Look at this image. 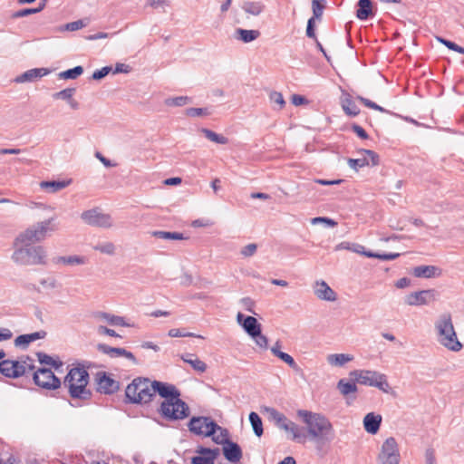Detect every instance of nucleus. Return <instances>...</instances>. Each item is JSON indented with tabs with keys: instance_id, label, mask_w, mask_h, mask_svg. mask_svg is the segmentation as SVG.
<instances>
[{
	"instance_id": "f257e3e1",
	"label": "nucleus",
	"mask_w": 464,
	"mask_h": 464,
	"mask_svg": "<svg viewBox=\"0 0 464 464\" xmlns=\"http://www.w3.org/2000/svg\"><path fill=\"white\" fill-rule=\"evenodd\" d=\"M297 415L306 424L307 433L318 448L319 445L329 443L334 440V427L324 415L306 410H298Z\"/></svg>"
},
{
	"instance_id": "f03ea898",
	"label": "nucleus",
	"mask_w": 464,
	"mask_h": 464,
	"mask_svg": "<svg viewBox=\"0 0 464 464\" xmlns=\"http://www.w3.org/2000/svg\"><path fill=\"white\" fill-rule=\"evenodd\" d=\"M89 373L83 367L72 368L64 378L63 384L72 399L82 401L92 397V392L87 389Z\"/></svg>"
},
{
	"instance_id": "7ed1b4c3",
	"label": "nucleus",
	"mask_w": 464,
	"mask_h": 464,
	"mask_svg": "<svg viewBox=\"0 0 464 464\" xmlns=\"http://www.w3.org/2000/svg\"><path fill=\"white\" fill-rule=\"evenodd\" d=\"M14 250L12 261L18 266H35L46 264V250L42 246L18 245L13 246Z\"/></svg>"
},
{
	"instance_id": "20e7f679",
	"label": "nucleus",
	"mask_w": 464,
	"mask_h": 464,
	"mask_svg": "<svg viewBox=\"0 0 464 464\" xmlns=\"http://www.w3.org/2000/svg\"><path fill=\"white\" fill-rule=\"evenodd\" d=\"M125 396L130 403L142 404L151 401L154 397L152 381L144 377L133 379L126 387Z\"/></svg>"
},
{
	"instance_id": "39448f33",
	"label": "nucleus",
	"mask_w": 464,
	"mask_h": 464,
	"mask_svg": "<svg viewBox=\"0 0 464 464\" xmlns=\"http://www.w3.org/2000/svg\"><path fill=\"white\" fill-rule=\"evenodd\" d=\"M53 218L38 222L21 232L14 240L13 246L27 245L33 246L45 238L48 231H54L55 227L51 226Z\"/></svg>"
},
{
	"instance_id": "423d86ee",
	"label": "nucleus",
	"mask_w": 464,
	"mask_h": 464,
	"mask_svg": "<svg viewBox=\"0 0 464 464\" xmlns=\"http://www.w3.org/2000/svg\"><path fill=\"white\" fill-rule=\"evenodd\" d=\"M440 343L448 349L458 352L462 344L459 342L455 333L450 314H442L436 324Z\"/></svg>"
},
{
	"instance_id": "0eeeda50",
	"label": "nucleus",
	"mask_w": 464,
	"mask_h": 464,
	"mask_svg": "<svg viewBox=\"0 0 464 464\" xmlns=\"http://www.w3.org/2000/svg\"><path fill=\"white\" fill-rule=\"evenodd\" d=\"M350 375L356 382L378 388L385 393H388L391 389L386 375L379 372L370 370H354L351 372Z\"/></svg>"
},
{
	"instance_id": "6e6552de",
	"label": "nucleus",
	"mask_w": 464,
	"mask_h": 464,
	"mask_svg": "<svg viewBox=\"0 0 464 464\" xmlns=\"http://www.w3.org/2000/svg\"><path fill=\"white\" fill-rule=\"evenodd\" d=\"M160 413L169 420H183L188 416V406L177 397L173 401H164L160 405Z\"/></svg>"
},
{
	"instance_id": "1a4fd4ad",
	"label": "nucleus",
	"mask_w": 464,
	"mask_h": 464,
	"mask_svg": "<svg viewBox=\"0 0 464 464\" xmlns=\"http://www.w3.org/2000/svg\"><path fill=\"white\" fill-rule=\"evenodd\" d=\"M81 218L85 224L92 227L110 228L113 226L111 216L102 212L98 208L83 211Z\"/></svg>"
},
{
	"instance_id": "9d476101",
	"label": "nucleus",
	"mask_w": 464,
	"mask_h": 464,
	"mask_svg": "<svg viewBox=\"0 0 464 464\" xmlns=\"http://www.w3.org/2000/svg\"><path fill=\"white\" fill-rule=\"evenodd\" d=\"M379 464H399L400 451L396 440L389 437L382 445L378 455Z\"/></svg>"
},
{
	"instance_id": "9b49d317",
	"label": "nucleus",
	"mask_w": 464,
	"mask_h": 464,
	"mask_svg": "<svg viewBox=\"0 0 464 464\" xmlns=\"http://www.w3.org/2000/svg\"><path fill=\"white\" fill-rule=\"evenodd\" d=\"M188 426L189 431L204 437L214 435L218 428V425L209 417H192Z\"/></svg>"
},
{
	"instance_id": "f8f14e48",
	"label": "nucleus",
	"mask_w": 464,
	"mask_h": 464,
	"mask_svg": "<svg viewBox=\"0 0 464 464\" xmlns=\"http://www.w3.org/2000/svg\"><path fill=\"white\" fill-rule=\"evenodd\" d=\"M27 367L30 371L34 369V365H27L25 361L6 360L2 362L0 373L7 378L17 379L25 374Z\"/></svg>"
},
{
	"instance_id": "ddd939ff",
	"label": "nucleus",
	"mask_w": 464,
	"mask_h": 464,
	"mask_svg": "<svg viewBox=\"0 0 464 464\" xmlns=\"http://www.w3.org/2000/svg\"><path fill=\"white\" fill-rule=\"evenodd\" d=\"M34 383L46 390H56L61 386V381L47 368L38 369L33 376Z\"/></svg>"
},
{
	"instance_id": "4468645a",
	"label": "nucleus",
	"mask_w": 464,
	"mask_h": 464,
	"mask_svg": "<svg viewBox=\"0 0 464 464\" xmlns=\"http://www.w3.org/2000/svg\"><path fill=\"white\" fill-rule=\"evenodd\" d=\"M358 153L361 155L360 158L348 160V165L351 169L358 170V169L365 166L379 164V155L373 150L362 149Z\"/></svg>"
},
{
	"instance_id": "2eb2a0df",
	"label": "nucleus",
	"mask_w": 464,
	"mask_h": 464,
	"mask_svg": "<svg viewBox=\"0 0 464 464\" xmlns=\"http://www.w3.org/2000/svg\"><path fill=\"white\" fill-rule=\"evenodd\" d=\"M154 395L158 392L165 401H173L180 396L179 391L173 385L159 381H152Z\"/></svg>"
},
{
	"instance_id": "dca6fc26",
	"label": "nucleus",
	"mask_w": 464,
	"mask_h": 464,
	"mask_svg": "<svg viewBox=\"0 0 464 464\" xmlns=\"http://www.w3.org/2000/svg\"><path fill=\"white\" fill-rule=\"evenodd\" d=\"M119 388V382L108 376L106 372H99L97 374V391L101 393L112 394Z\"/></svg>"
},
{
	"instance_id": "f3484780",
	"label": "nucleus",
	"mask_w": 464,
	"mask_h": 464,
	"mask_svg": "<svg viewBox=\"0 0 464 464\" xmlns=\"http://www.w3.org/2000/svg\"><path fill=\"white\" fill-rule=\"evenodd\" d=\"M314 293L320 300L334 302L337 299L336 293L324 280L314 283Z\"/></svg>"
},
{
	"instance_id": "a211bd4d",
	"label": "nucleus",
	"mask_w": 464,
	"mask_h": 464,
	"mask_svg": "<svg viewBox=\"0 0 464 464\" xmlns=\"http://www.w3.org/2000/svg\"><path fill=\"white\" fill-rule=\"evenodd\" d=\"M222 452L225 459L231 463L238 462L243 455L240 446L230 440L223 445Z\"/></svg>"
},
{
	"instance_id": "6ab92c4d",
	"label": "nucleus",
	"mask_w": 464,
	"mask_h": 464,
	"mask_svg": "<svg viewBox=\"0 0 464 464\" xmlns=\"http://www.w3.org/2000/svg\"><path fill=\"white\" fill-rule=\"evenodd\" d=\"M433 290H420L411 293L405 296V303L411 306H419L428 304V297L433 296Z\"/></svg>"
},
{
	"instance_id": "aec40b11",
	"label": "nucleus",
	"mask_w": 464,
	"mask_h": 464,
	"mask_svg": "<svg viewBox=\"0 0 464 464\" xmlns=\"http://www.w3.org/2000/svg\"><path fill=\"white\" fill-rule=\"evenodd\" d=\"M263 412L266 414L269 421L273 422L276 428L282 430L284 428H286V424L290 420L285 414L272 407H264Z\"/></svg>"
},
{
	"instance_id": "412c9836",
	"label": "nucleus",
	"mask_w": 464,
	"mask_h": 464,
	"mask_svg": "<svg viewBox=\"0 0 464 464\" xmlns=\"http://www.w3.org/2000/svg\"><path fill=\"white\" fill-rule=\"evenodd\" d=\"M50 73V70L47 68H34L25 71L14 79L17 83H23L27 82H34Z\"/></svg>"
},
{
	"instance_id": "4be33fe9",
	"label": "nucleus",
	"mask_w": 464,
	"mask_h": 464,
	"mask_svg": "<svg viewBox=\"0 0 464 464\" xmlns=\"http://www.w3.org/2000/svg\"><path fill=\"white\" fill-rule=\"evenodd\" d=\"M442 274L441 268L436 266H418L412 270V275L418 278H435Z\"/></svg>"
},
{
	"instance_id": "5701e85b",
	"label": "nucleus",
	"mask_w": 464,
	"mask_h": 464,
	"mask_svg": "<svg viewBox=\"0 0 464 464\" xmlns=\"http://www.w3.org/2000/svg\"><path fill=\"white\" fill-rule=\"evenodd\" d=\"M351 251L361 254L367 257L378 258L381 260H394L400 256L399 253L377 254L372 251H366L364 246L359 244H352Z\"/></svg>"
},
{
	"instance_id": "b1692460",
	"label": "nucleus",
	"mask_w": 464,
	"mask_h": 464,
	"mask_svg": "<svg viewBox=\"0 0 464 464\" xmlns=\"http://www.w3.org/2000/svg\"><path fill=\"white\" fill-rule=\"evenodd\" d=\"M382 420L380 414L369 412L363 418V428L368 433L374 435L379 431Z\"/></svg>"
},
{
	"instance_id": "393cba45",
	"label": "nucleus",
	"mask_w": 464,
	"mask_h": 464,
	"mask_svg": "<svg viewBox=\"0 0 464 464\" xmlns=\"http://www.w3.org/2000/svg\"><path fill=\"white\" fill-rule=\"evenodd\" d=\"M283 430L287 434V438L291 440L298 443H304L305 441L306 435L304 432V429L299 427L291 420L286 424V428H284Z\"/></svg>"
},
{
	"instance_id": "a878e982",
	"label": "nucleus",
	"mask_w": 464,
	"mask_h": 464,
	"mask_svg": "<svg viewBox=\"0 0 464 464\" xmlns=\"http://www.w3.org/2000/svg\"><path fill=\"white\" fill-rule=\"evenodd\" d=\"M94 318L100 321H104L113 326H126L130 327L132 324L127 323L124 317L114 315L106 312H96L93 314Z\"/></svg>"
},
{
	"instance_id": "bb28decb",
	"label": "nucleus",
	"mask_w": 464,
	"mask_h": 464,
	"mask_svg": "<svg viewBox=\"0 0 464 464\" xmlns=\"http://www.w3.org/2000/svg\"><path fill=\"white\" fill-rule=\"evenodd\" d=\"M45 336H46V332L44 330L34 332L32 334H21L15 338L14 345L18 346V347L26 348L29 343H31L36 340L43 339Z\"/></svg>"
},
{
	"instance_id": "cd10ccee",
	"label": "nucleus",
	"mask_w": 464,
	"mask_h": 464,
	"mask_svg": "<svg viewBox=\"0 0 464 464\" xmlns=\"http://www.w3.org/2000/svg\"><path fill=\"white\" fill-rule=\"evenodd\" d=\"M242 328L250 337H255L262 332L261 324L254 316H246L243 321Z\"/></svg>"
},
{
	"instance_id": "c85d7f7f",
	"label": "nucleus",
	"mask_w": 464,
	"mask_h": 464,
	"mask_svg": "<svg viewBox=\"0 0 464 464\" xmlns=\"http://www.w3.org/2000/svg\"><path fill=\"white\" fill-rule=\"evenodd\" d=\"M181 360L188 363L198 372H205L207 364L194 353H185L180 356Z\"/></svg>"
},
{
	"instance_id": "c756f323",
	"label": "nucleus",
	"mask_w": 464,
	"mask_h": 464,
	"mask_svg": "<svg viewBox=\"0 0 464 464\" xmlns=\"http://www.w3.org/2000/svg\"><path fill=\"white\" fill-rule=\"evenodd\" d=\"M341 105L347 115L357 116L360 110L348 93H344L341 98Z\"/></svg>"
},
{
	"instance_id": "7c9ffc66",
	"label": "nucleus",
	"mask_w": 464,
	"mask_h": 464,
	"mask_svg": "<svg viewBox=\"0 0 464 464\" xmlns=\"http://www.w3.org/2000/svg\"><path fill=\"white\" fill-rule=\"evenodd\" d=\"M356 16L360 20H366L372 14V5L371 0H359L357 3Z\"/></svg>"
},
{
	"instance_id": "2f4dec72",
	"label": "nucleus",
	"mask_w": 464,
	"mask_h": 464,
	"mask_svg": "<svg viewBox=\"0 0 464 464\" xmlns=\"http://www.w3.org/2000/svg\"><path fill=\"white\" fill-rule=\"evenodd\" d=\"M236 34L237 39L244 43H250L252 41H255L260 35V32L257 30H246L242 28L237 29Z\"/></svg>"
},
{
	"instance_id": "473e14b6",
	"label": "nucleus",
	"mask_w": 464,
	"mask_h": 464,
	"mask_svg": "<svg viewBox=\"0 0 464 464\" xmlns=\"http://www.w3.org/2000/svg\"><path fill=\"white\" fill-rule=\"evenodd\" d=\"M97 350L100 353L110 356L111 358H118L122 356L121 354L125 349L121 347H111L105 343H98Z\"/></svg>"
},
{
	"instance_id": "72a5a7b5",
	"label": "nucleus",
	"mask_w": 464,
	"mask_h": 464,
	"mask_svg": "<svg viewBox=\"0 0 464 464\" xmlns=\"http://www.w3.org/2000/svg\"><path fill=\"white\" fill-rule=\"evenodd\" d=\"M353 356L344 353H334L327 356V362L334 366H343L346 362H351Z\"/></svg>"
},
{
	"instance_id": "f704fd0d",
	"label": "nucleus",
	"mask_w": 464,
	"mask_h": 464,
	"mask_svg": "<svg viewBox=\"0 0 464 464\" xmlns=\"http://www.w3.org/2000/svg\"><path fill=\"white\" fill-rule=\"evenodd\" d=\"M70 181H42L40 186L42 188L46 189L49 192L54 193L63 188H66L69 185Z\"/></svg>"
},
{
	"instance_id": "c9c22d12",
	"label": "nucleus",
	"mask_w": 464,
	"mask_h": 464,
	"mask_svg": "<svg viewBox=\"0 0 464 464\" xmlns=\"http://www.w3.org/2000/svg\"><path fill=\"white\" fill-rule=\"evenodd\" d=\"M248 419L255 435L257 437H261L264 433V430L262 420L259 417V415L256 412L252 411L250 412Z\"/></svg>"
},
{
	"instance_id": "e433bc0d",
	"label": "nucleus",
	"mask_w": 464,
	"mask_h": 464,
	"mask_svg": "<svg viewBox=\"0 0 464 464\" xmlns=\"http://www.w3.org/2000/svg\"><path fill=\"white\" fill-rule=\"evenodd\" d=\"M152 236L165 240H183L187 237L180 232L153 231Z\"/></svg>"
},
{
	"instance_id": "4c0bfd02",
	"label": "nucleus",
	"mask_w": 464,
	"mask_h": 464,
	"mask_svg": "<svg viewBox=\"0 0 464 464\" xmlns=\"http://www.w3.org/2000/svg\"><path fill=\"white\" fill-rule=\"evenodd\" d=\"M242 9L249 14L258 15L264 9V5L260 2L246 1L242 4Z\"/></svg>"
},
{
	"instance_id": "58836bf2",
	"label": "nucleus",
	"mask_w": 464,
	"mask_h": 464,
	"mask_svg": "<svg viewBox=\"0 0 464 464\" xmlns=\"http://www.w3.org/2000/svg\"><path fill=\"white\" fill-rule=\"evenodd\" d=\"M337 388L343 396H347L357 392V386L355 382H346L344 379H341L337 382Z\"/></svg>"
},
{
	"instance_id": "ea45409f",
	"label": "nucleus",
	"mask_w": 464,
	"mask_h": 464,
	"mask_svg": "<svg viewBox=\"0 0 464 464\" xmlns=\"http://www.w3.org/2000/svg\"><path fill=\"white\" fill-rule=\"evenodd\" d=\"M201 132L205 135V137L208 140H211V141H213L215 143H218V144H227L228 142V139L227 138H226L223 135H219V134L214 132L211 130L203 128V129H201Z\"/></svg>"
},
{
	"instance_id": "a19ab883",
	"label": "nucleus",
	"mask_w": 464,
	"mask_h": 464,
	"mask_svg": "<svg viewBox=\"0 0 464 464\" xmlns=\"http://www.w3.org/2000/svg\"><path fill=\"white\" fill-rule=\"evenodd\" d=\"M212 440L219 445L226 444L229 439H228V431L227 429L222 428L218 425V428H217V432L214 433V435H211Z\"/></svg>"
},
{
	"instance_id": "79ce46f5",
	"label": "nucleus",
	"mask_w": 464,
	"mask_h": 464,
	"mask_svg": "<svg viewBox=\"0 0 464 464\" xmlns=\"http://www.w3.org/2000/svg\"><path fill=\"white\" fill-rule=\"evenodd\" d=\"M273 354L285 362L293 370L297 371L299 369L294 358L288 353L281 352L280 350H273Z\"/></svg>"
},
{
	"instance_id": "37998d69",
	"label": "nucleus",
	"mask_w": 464,
	"mask_h": 464,
	"mask_svg": "<svg viewBox=\"0 0 464 464\" xmlns=\"http://www.w3.org/2000/svg\"><path fill=\"white\" fill-rule=\"evenodd\" d=\"M83 72V68L81 65L75 66L72 69L61 72L58 76L60 79H76Z\"/></svg>"
},
{
	"instance_id": "c03bdc74",
	"label": "nucleus",
	"mask_w": 464,
	"mask_h": 464,
	"mask_svg": "<svg viewBox=\"0 0 464 464\" xmlns=\"http://www.w3.org/2000/svg\"><path fill=\"white\" fill-rule=\"evenodd\" d=\"M196 454L208 455L214 462L220 455V450L218 448H207L203 446L197 447L195 450Z\"/></svg>"
},
{
	"instance_id": "a18cd8bd",
	"label": "nucleus",
	"mask_w": 464,
	"mask_h": 464,
	"mask_svg": "<svg viewBox=\"0 0 464 464\" xmlns=\"http://www.w3.org/2000/svg\"><path fill=\"white\" fill-rule=\"evenodd\" d=\"M86 26V24L83 22V20H77L73 21L68 24H65L63 25H61L56 28L57 32H65V31H77Z\"/></svg>"
},
{
	"instance_id": "49530a36",
	"label": "nucleus",
	"mask_w": 464,
	"mask_h": 464,
	"mask_svg": "<svg viewBox=\"0 0 464 464\" xmlns=\"http://www.w3.org/2000/svg\"><path fill=\"white\" fill-rule=\"evenodd\" d=\"M191 102V99L188 96H178L173 98H168L165 100L167 106L181 107Z\"/></svg>"
},
{
	"instance_id": "de8ad7c7",
	"label": "nucleus",
	"mask_w": 464,
	"mask_h": 464,
	"mask_svg": "<svg viewBox=\"0 0 464 464\" xmlns=\"http://www.w3.org/2000/svg\"><path fill=\"white\" fill-rule=\"evenodd\" d=\"M76 92L75 88H66L60 92H57L53 94V98L54 100H63L68 102L71 100L72 97H73L74 93Z\"/></svg>"
},
{
	"instance_id": "09e8293b",
	"label": "nucleus",
	"mask_w": 464,
	"mask_h": 464,
	"mask_svg": "<svg viewBox=\"0 0 464 464\" xmlns=\"http://www.w3.org/2000/svg\"><path fill=\"white\" fill-rule=\"evenodd\" d=\"M93 249L102 254L112 256L115 254V246L111 242H105L93 246Z\"/></svg>"
},
{
	"instance_id": "8fccbe9b",
	"label": "nucleus",
	"mask_w": 464,
	"mask_h": 464,
	"mask_svg": "<svg viewBox=\"0 0 464 464\" xmlns=\"http://www.w3.org/2000/svg\"><path fill=\"white\" fill-rule=\"evenodd\" d=\"M36 355L39 362L42 364L51 365L53 366L54 368H58L62 365L61 362H57L50 355L44 353L39 352L36 353Z\"/></svg>"
},
{
	"instance_id": "3c124183",
	"label": "nucleus",
	"mask_w": 464,
	"mask_h": 464,
	"mask_svg": "<svg viewBox=\"0 0 464 464\" xmlns=\"http://www.w3.org/2000/svg\"><path fill=\"white\" fill-rule=\"evenodd\" d=\"M185 114L188 117L208 116L211 114L209 108H188Z\"/></svg>"
},
{
	"instance_id": "603ef678",
	"label": "nucleus",
	"mask_w": 464,
	"mask_h": 464,
	"mask_svg": "<svg viewBox=\"0 0 464 464\" xmlns=\"http://www.w3.org/2000/svg\"><path fill=\"white\" fill-rule=\"evenodd\" d=\"M269 100L271 102L278 106V110L283 109L285 104L282 93L278 92H271L269 94Z\"/></svg>"
},
{
	"instance_id": "864d4df0",
	"label": "nucleus",
	"mask_w": 464,
	"mask_h": 464,
	"mask_svg": "<svg viewBox=\"0 0 464 464\" xmlns=\"http://www.w3.org/2000/svg\"><path fill=\"white\" fill-rule=\"evenodd\" d=\"M169 336L170 337H198V338H202L201 335H198V334H195L193 333H189V332H183L179 329H176V328H173V329H170L168 333Z\"/></svg>"
},
{
	"instance_id": "5fc2aeb1",
	"label": "nucleus",
	"mask_w": 464,
	"mask_h": 464,
	"mask_svg": "<svg viewBox=\"0 0 464 464\" xmlns=\"http://www.w3.org/2000/svg\"><path fill=\"white\" fill-rule=\"evenodd\" d=\"M357 100H359L363 105H365L368 108L379 111L381 112H387V111L384 108L381 107L380 105L362 96H357Z\"/></svg>"
},
{
	"instance_id": "6e6d98bb",
	"label": "nucleus",
	"mask_w": 464,
	"mask_h": 464,
	"mask_svg": "<svg viewBox=\"0 0 464 464\" xmlns=\"http://www.w3.org/2000/svg\"><path fill=\"white\" fill-rule=\"evenodd\" d=\"M191 464H216L208 455L197 454L191 458Z\"/></svg>"
},
{
	"instance_id": "4d7b16f0",
	"label": "nucleus",
	"mask_w": 464,
	"mask_h": 464,
	"mask_svg": "<svg viewBox=\"0 0 464 464\" xmlns=\"http://www.w3.org/2000/svg\"><path fill=\"white\" fill-rule=\"evenodd\" d=\"M87 262V258L81 256H68L67 266H81Z\"/></svg>"
},
{
	"instance_id": "13d9d810",
	"label": "nucleus",
	"mask_w": 464,
	"mask_h": 464,
	"mask_svg": "<svg viewBox=\"0 0 464 464\" xmlns=\"http://www.w3.org/2000/svg\"><path fill=\"white\" fill-rule=\"evenodd\" d=\"M256 249H257V245L255 244V243H251V244H248V245L245 246L241 249L240 253L245 257H249V256H254L256 254Z\"/></svg>"
},
{
	"instance_id": "bf43d9fd",
	"label": "nucleus",
	"mask_w": 464,
	"mask_h": 464,
	"mask_svg": "<svg viewBox=\"0 0 464 464\" xmlns=\"http://www.w3.org/2000/svg\"><path fill=\"white\" fill-rule=\"evenodd\" d=\"M111 71V66H104L102 69H99V70H96L95 72H93L92 78L96 81L102 80V78L107 76Z\"/></svg>"
},
{
	"instance_id": "052dcab7",
	"label": "nucleus",
	"mask_w": 464,
	"mask_h": 464,
	"mask_svg": "<svg viewBox=\"0 0 464 464\" xmlns=\"http://www.w3.org/2000/svg\"><path fill=\"white\" fill-rule=\"evenodd\" d=\"M251 338L255 341L256 345L259 346L260 348H263V349L267 348L268 339L266 336L262 334V332H260L258 335H256L255 337H251Z\"/></svg>"
},
{
	"instance_id": "680f3d73",
	"label": "nucleus",
	"mask_w": 464,
	"mask_h": 464,
	"mask_svg": "<svg viewBox=\"0 0 464 464\" xmlns=\"http://www.w3.org/2000/svg\"><path fill=\"white\" fill-rule=\"evenodd\" d=\"M312 6L314 19H320L323 14L324 5L318 0H313Z\"/></svg>"
},
{
	"instance_id": "e2e57ef3",
	"label": "nucleus",
	"mask_w": 464,
	"mask_h": 464,
	"mask_svg": "<svg viewBox=\"0 0 464 464\" xmlns=\"http://www.w3.org/2000/svg\"><path fill=\"white\" fill-rule=\"evenodd\" d=\"M34 14H37L35 8H24V9H21L19 11L14 12L12 14V17L13 18H21V17L28 16V15Z\"/></svg>"
},
{
	"instance_id": "0e129e2a",
	"label": "nucleus",
	"mask_w": 464,
	"mask_h": 464,
	"mask_svg": "<svg viewBox=\"0 0 464 464\" xmlns=\"http://www.w3.org/2000/svg\"><path fill=\"white\" fill-rule=\"evenodd\" d=\"M241 304L243 305V307L249 313H252L254 314H256V312L254 310V306H255V302L249 298V297H244L241 299Z\"/></svg>"
},
{
	"instance_id": "69168bd1",
	"label": "nucleus",
	"mask_w": 464,
	"mask_h": 464,
	"mask_svg": "<svg viewBox=\"0 0 464 464\" xmlns=\"http://www.w3.org/2000/svg\"><path fill=\"white\" fill-rule=\"evenodd\" d=\"M97 334L100 335L106 334V335H110V336H113V337L120 336L113 329H110L104 325H99L97 327Z\"/></svg>"
},
{
	"instance_id": "338daca9",
	"label": "nucleus",
	"mask_w": 464,
	"mask_h": 464,
	"mask_svg": "<svg viewBox=\"0 0 464 464\" xmlns=\"http://www.w3.org/2000/svg\"><path fill=\"white\" fill-rule=\"evenodd\" d=\"M40 284L44 287H47L50 289H54L58 286V283H57L56 279L53 277L43 278L40 280Z\"/></svg>"
},
{
	"instance_id": "774afa93",
	"label": "nucleus",
	"mask_w": 464,
	"mask_h": 464,
	"mask_svg": "<svg viewBox=\"0 0 464 464\" xmlns=\"http://www.w3.org/2000/svg\"><path fill=\"white\" fill-rule=\"evenodd\" d=\"M312 223L313 224L324 223V224H326L328 227H332L336 226V224H337L334 219H331L329 218H324V217L314 218H313Z\"/></svg>"
}]
</instances>
